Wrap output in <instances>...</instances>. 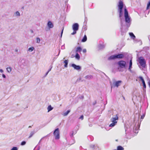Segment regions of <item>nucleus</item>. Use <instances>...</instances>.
I'll return each instance as SVG.
<instances>
[{"label":"nucleus","mask_w":150,"mask_h":150,"mask_svg":"<svg viewBox=\"0 0 150 150\" xmlns=\"http://www.w3.org/2000/svg\"><path fill=\"white\" fill-rule=\"evenodd\" d=\"M118 12L121 25L120 28L121 35H125L127 31L131 24L132 19L129 14L125 6H124L123 2L120 1L118 4Z\"/></svg>","instance_id":"1"},{"label":"nucleus","mask_w":150,"mask_h":150,"mask_svg":"<svg viewBox=\"0 0 150 150\" xmlns=\"http://www.w3.org/2000/svg\"><path fill=\"white\" fill-rule=\"evenodd\" d=\"M140 126V124L138 123L137 124H136L134 126L131 125L130 127V129H128V126H125V134H127V132L131 130H133L134 133L137 134L138 132Z\"/></svg>","instance_id":"2"},{"label":"nucleus","mask_w":150,"mask_h":150,"mask_svg":"<svg viewBox=\"0 0 150 150\" xmlns=\"http://www.w3.org/2000/svg\"><path fill=\"white\" fill-rule=\"evenodd\" d=\"M118 120V117L117 115V114L114 116L112 117L110 119V121L112 122L110 124L109 127H113L117 124V121Z\"/></svg>","instance_id":"3"},{"label":"nucleus","mask_w":150,"mask_h":150,"mask_svg":"<svg viewBox=\"0 0 150 150\" xmlns=\"http://www.w3.org/2000/svg\"><path fill=\"white\" fill-rule=\"evenodd\" d=\"M138 61L140 65L143 68H145L146 66V62L142 57H140L138 58Z\"/></svg>","instance_id":"4"},{"label":"nucleus","mask_w":150,"mask_h":150,"mask_svg":"<svg viewBox=\"0 0 150 150\" xmlns=\"http://www.w3.org/2000/svg\"><path fill=\"white\" fill-rule=\"evenodd\" d=\"M117 64L120 68H126V64L125 61L123 60L117 62Z\"/></svg>","instance_id":"5"},{"label":"nucleus","mask_w":150,"mask_h":150,"mask_svg":"<svg viewBox=\"0 0 150 150\" xmlns=\"http://www.w3.org/2000/svg\"><path fill=\"white\" fill-rule=\"evenodd\" d=\"M54 135L56 139H59L60 138L59 132L58 128H56L54 131L53 132Z\"/></svg>","instance_id":"6"},{"label":"nucleus","mask_w":150,"mask_h":150,"mask_svg":"<svg viewBox=\"0 0 150 150\" xmlns=\"http://www.w3.org/2000/svg\"><path fill=\"white\" fill-rule=\"evenodd\" d=\"M71 66L73 67L74 69L78 71H80L81 69V67L79 65H76L74 64H71Z\"/></svg>","instance_id":"7"},{"label":"nucleus","mask_w":150,"mask_h":150,"mask_svg":"<svg viewBox=\"0 0 150 150\" xmlns=\"http://www.w3.org/2000/svg\"><path fill=\"white\" fill-rule=\"evenodd\" d=\"M79 25L77 23H74L72 26V28L73 30H78L79 28Z\"/></svg>","instance_id":"8"},{"label":"nucleus","mask_w":150,"mask_h":150,"mask_svg":"<svg viewBox=\"0 0 150 150\" xmlns=\"http://www.w3.org/2000/svg\"><path fill=\"white\" fill-rule=\"evenodd\" d=\"M116 59H122L124 57V55L122 54H115Z\"/></svg>","instance_id":"9"},{"label":"nucleus","mask_w":150,"mask_h":150,"mask_svg":"<svg viewBox=\"0 0 150 150\" xmlns=\"http://www.w3.org/2000/svg\"><path fill=\"white\" fill-rule=\"evenodd\" d=\"M90 147L94 150H98V146L96 144H91L90 145Z\"/></svg>","instance_id":"10"},{"label":"nucleus","mask_w":150,"mask_h":150,"mask_svg":"<svg viewBox=\"0 0 150 150\" xmlns=\"http://www.w3.org/2000/svg\"><path fill=\"white\" fill-rule=\"evenodd\" d=\"M47 25L49 29L52 28L54 27V25L50 21L47 22Z\"/></svg>","instance_id":"11"},{"label":"nucleus","mask_w":150,"mask_h":150,"mask_svg":"<svg viewBox=\"0 0 150 150\" xmlns=\"http://www.w3.org/2000/svg\"><path fill=\"white\" fill-rule=\"evenodd\" d=\"M105 46V45L104 44H101L100 43L98 45V47L99 49L101 50L104 49Z\"/></svg>","instance_id":"12"},{"label":"nucleus","mask_w":150,"mask_h":150,"mask_svg":"<svg viewBox=\"0 0 150 150\" xmlns=\"http://www.w3.org/2000/svg\"><path fill=\"white\" fill-rule=\"evenodd\" d=\"M132 60L131 59L129 61V67L128 68V70L130 72H132V70L131 69V68H132Z\"/></svg>","instance_id":"13"},{"label":"nucleus","mask_w":150,"mask_h":150,"mask_svg":"<svg viewBox=\"0 0 150 150\" xmlns=\"http://www.w3.org/2000/svg\"><path fill=\"white\" fill-rule=\"evenodd\" d=\"M115 59H116L115 54L110 56L108 58V60H113Z\"/></svg>","instance_id":"14"},{"label":"nucleus","mask_w":150,"mask_h":150,"mask_svg":"<svg viewBox=\"0 0 150 150\" xmlns=\"http://www.w3.org/2000/svg\"><path fill=\"white\" fill-rule=\"evenodd\" d=\"M68 60H65L64 61L63 63L64 64V66L65 67L67 68L68 67Z\"/></svg>","instance_id":"15"},{"label":"nucleus","mask_w":150,"mask_h":150,"mask_svg":"<svg viewBox=\"0 0 150 150\" xmlns=\"http://www.w3.org/2000/svg\"><path fill=\"white\" fill-rule=\"evenodd\" d=\"M93 76L91 75H88L87 76H86L85 78L87 79L88 80H90L92 79L93 78Z\"/></svg>","instance_id":"16"},{"label":"nucleus","mask_w":150,"mask_h":150,"mask_svg":"<svg viewBox=\"0 0 150 150\" xmlns=\"http://www.w3.org/2000/svg\"><path fill=\"white\" fill-rule=\"evenodd\" d=\"M70 112V110H67L66 112L63 113L62 114V115L64 116H67Z\"/></svg>","instance_id":"17"},{"label":"nucleus","mask_w":150,"mask_h":150,"mask_svg":"<svg viewBox=\"0 0 150 150\" xmlns=\"http://www.w3.org/2000/svg\"><path fill=\"white\" fill-rule=\"evenodd\" d=\"M87 40V37L86 35H85L82 39L81 40V42H85Z\"/></svg>","instance_id":"18"},{"label":"nucleus","mask_w":150,"mask_h":150,"mask_svg":"<svg viewBox=\"0 0 150 150\" xmlns=\"http://www.w3.org/2000/svg\"><path fill=\"white\" fill-rule=\"evenodd\" d=\"M129 34L130 36L133 39H134L136 37L133 33L132 32H130L129 33Z\"/></svg>","instance_id":"19"},{"label":"nucleus","mask_w":150,"mask_h":150,"mask_svg":"<svg viewBox=\"0 0 150 150\" xmlns=\"http://www.w3.org/2000/svg\"><path fill=\"white\" fill-rule=\"evenodd\" d=\"M87 139L90 141H92L93 139V137L91 135H89L87 137Z\"/></svg>","instance_id":"20"},{"label":"nucleus","mask_w":150,"mask_h":150,"mask_svg":"<svg viewBox=\"0 0 150 150\" xmlns=\"http://www.w3.org/2000/svg\"><path fill=\"white\" fill-rule=\"evenodd\" d=\"M122 82L121 81H116L115 83V86L117 87H118L119 85V84Z\"/></svg>","instance_id":"21"},{"label":"nucleus","mask_w":150,"mask_h":150,"mask_svg":"<svg viewBox=\"0 0 150 150\" xmlns=\"http://www.w3.org/2000/svg\"><path fill=\"white\" fill-rule=\"evenodd\" d=\"M36 132L35 131H33L31 132L30 133V135L29 137V138L31 137L32 136L36 133Z\"/></svg>","instance_id":"22"},{"label":"nucleus","mask_w":150,"mask_h":150,"mask_svg":"<svg viewBox=\"0 0 150 150\" xmlns=\"http://www.w3.org/2000/svg\"><path fill=\"white\" fill-rule=\"evenodd\" d=\"M53 109V108L52 107L51 105H49L47 107L48 112L52 110Z\"/></svg>","instance_id":"23"},{"label":"nucleus","mask_w":150,"mask_h":150,"mask_svg":"<svg viewBox=\"0 0 150 150\" xmlns=\"http://www.w3.org/2000/svg\"><path fill=\"white\" fill-rule=\"evenodd\" d=\"M117 150H124V148L121 146H117Z\"/></svg>","instance_id":"24"},{"label":"nucleus","mask_w":150,"mask_h":150,"mask_svg":"<svg viewBox=\"0 0 150 150\" xmlns=\"http://www.w3.org/2000/svg\"><path fill=\"white\" fill-rule=\"evenodd\" d=\"M75 57L78 60H79L80 58V55L78 53L76 54Z\"/></svg>","instance_id":"25"},{"label":"nucleus","mask_w":150,"mask_h":150,"mask_svg":"<svg viewBox=\"0 0 150 150\" xmlns=\"http://www.w3.org/2000/svg\"><path fill=\"white\" fill-rule=\"evenodd\" d=\"M14 16H20V14L18 11H17L14 14Z\"/></svg>","instance_id":"26"},{"label":"nucleus","mask_w":150,"mask_h":150,"mask_svg":"<svg viewBox=\"0 0 150 150\" xmlns=\"http://www.w3.org/2000/svg\"><path fill=\"white\" fill-rule=\"evenodd\" d=\"M82 50L81 47H77L76 50V52H80Z\"/></svg>","instance_id":"27"},{"label":"nucleus","mask_w":150,"mask_h":150,"mask_svg":"<svg viewBox=\"0 0 150 150\" xmlns=\"http://www.w3.org/2000/svg\"><path fill=\"white\" fill-rule=\"evenodd\" d=\"M34 49V48L33 47H31L29 48L28 49V51L30 52H31Z\"/></svg>","instance_id":"28"},{"label":"nucleus","mask_w":150,"mask_h":150,"mask_svg":"<svg viewBox=\"0 0 150 150\" xmlns=\"http://www.w3.org/2000/svg\"><path fill=\"white\" fill-rule=\"evenodd\" d=\"M6 70L8 72L10 73L11 71V67H8L6 68Z\"/></svg>","instance_id":"29"},{"label":"nucleus","mask_w":150,"mask_h":150,"mask_svg":"<svg viewBox=\"0 0 150 150\" xmlns=\"http://www.w3.org/2000/svg\"><path fill=\"white\" fill-rule=\"evenodd\" d=\"M139 78L140 79V80L142 81V83L145 82V81L143 78V77L142 76H139Z\"/></svg>","instance_id":"30"},{"label":"nucleus","mask_w":150,"mask_h":150,"mask_svg":"<svg viewBox=\"0 0 150 150\" xmlns=\"http://www.w3.org/2000/svg\"><path fill=\"white\" fill-rule=\"evenodd\" d=\"M139 78L140 79V80L142 81V83L145 82V81L143 78V77L142 76H139Z\"/></svg>","instance_id":"31"},{"label":"nucleus","mask_w":150,"mask_h":150,"mask_svg":"<svg viewBox=\"0 0 150 150\" xmlns=\"http://www.w3.org/2000/svg\"><path fill=\"white\" fill-rule=\"evenodd\" d=\"M150 6V1H149L148 2V4H147V7H146V10L148 9L149 8Z\"/></svg>","instance_id":"32"},{"label":"nucleus","mask_w":150,"mask_h":150,"mask_svg":"<svg viewBox=\"0 0 150 150\" xmlns=\"http://www.w3.org/2000/svg\"><path fill=\"white\" fill-rule=\"evenodd\" d=\"M26 144V142L25 141H23L21 143V146H24Z\"/></svg>","instance_id":"33"},{"label":"nucleus","mask_w":150,"mask_h":150,"mask_svg":"<svg viewBox=\"0 0 150 150\" xmlns=\"http://www.w3.org/2000/svg\"><path fill=\"white\" fill-rule=\"evenodd\" d=\"M36 39H37V42L38 43H40V38H37Z\"/></svg>","instance_id":"34"},{"label":"nucleus","mask_w":150,"mask_h":150,"mask_svg":"<svg viewBox=\"0 0 150 150\" xmlns=\"http://www.w3.org/2000/svg\"><path fill=\"white\" fill-rule=\"evenodd\" d=\"M84 116L83 115H81L79 118V120H83V119Z\"/></svg>","instance_id":"35"},{"label":"nucleus","mask_w":150,"mask_h":150,"mask_svg":"<svg viewBox=\"0 0 150 150\" xmlns=\"http://www.w3.org/2000/svg\"><path fill=\"white\" fill-rule=\"evenodd\" d=\"M73 30V32L71 33V34L72 35H74L76 34V31H77V30Z\"/></svg>","instance_id":"36"},{"label":"nucleus","mask_w":150,"mask_h":150,"mask_svg":"<svg viewBox=\"0 0 150 150\" xmlns=\"http://www.w3.org/2000/svg\"><path fill=\"white\" fill-rule=\"evenodd\" d=\"M18 149L17 147H13L11 150H18Z\"/></svg>","instance_id":"37"},{"label":"nucleus","mask_w":150,"mask_h":150,"mask_svg":"<svg viewBox=\"0 0 150 150\" xmlns=\"http://www.w3.org/2000/svg\"><path fill=\"white\" fill-rule=\"evenodd\" d=\"M142 83L143 84V88H146V84H145V82H144Z\"/></svg>","instance_id":"38"},{"label":"nucleus","mask_w":150,"mask_h":150,"mask_svg":"<svg viewBox=\"0 0 150 150\" xmlns=\"http://www.w3.org/2000/svg\"><path fill=\"white\" fill-rule=\"evenodd\" d=\"M145 113H144V114H143V115L141 116V119H142V120L143 119H144V117H145Z\"/></svg>","instance_id":"39"},{"label":"nucleus","mask_w":150,"mask_h":150,"mask_svg":"<svg viewBox=\"0 0 150 150\" xmlns=\"http://www.w3.org/2000/svg\"><path fill=\"white\" fill-rule=\"evenodd\" d=\"M64 29V27H63L62 28V30L61 32V36H60V37L61 38L62 37V34H63V33Z\"/></svg>","instance_id":"40"},{"label":"nucleus","mask_w":150,"mask_h":150,"mask_svg":"<svg viewBox=\"0 0 150 150\" xmlns=\"http://www.w3.org/2000/svg\"><path fill=\"white\" fill-rule=\"evenodd\" d=\"M70 135L71 137H72L73 135V131L71 132L70 133Z\"/></svg>","instance_id":"41"},{"label":"nucleus","mask_w":150,"mask_h":150,"mask_svg":"<svg viewBox=\"0 0 150 150\" xmlns=\"http://www.w3.org/2000/svg\"><path fill=\"white\" fill-rule=\"evenodd\" d=\"M87 18L86 17H85V21H84V23L86 24L87 23Z\"/></svg>","instance_id":"42"},{"label":"nucleus","mask_w":150,"mask_h":150,"mask_svg":"<svg viewBox=\"0 0 150 150\" xmlns=\"http://www.w3.org/2000/svg\"><path fill=\"white\" fill-rule=\"evenodd\" d=\"M83 28L85 30H86L87 29L86 26L85 25L83 26Z\"/></svg>","instance_id":"43"},{"label":"nucleus","mask_w":150,"mask_h":150,"mask_svg":"<svg viewBox=\"0 0 150 150\" xmlns=\"http://www.w3.org/2000/svg\"><path fill=\"white\" fill-rule=\"evenodd\" d=\"M81 77H80L79 78H78L76 80V82H79L81 80Z\"/></svg>","instance_id":"44"},{"label":"nucleus","mask_w":150,"mask_h":150,"mask_svg":"<svg viewBox=\"0 0 150 150\" xmlns=\"http://www.w3.org/2000/svg\"><path fill=\"white\" fill-rule=\"evenodd\" d=\"M86 49H83V53H86Z\"/></svg>","instance_id":"45"},{"label":"nucleus","mask_w":150,"mask_h":150,"mask_svg":"<svg viewBox=\"0 0 150 150\" xmlns=\"http://www.w3.org/2000/svg\"><path fill=\"white\" fill-rule=\"evenodd\" d=\"M2 77L4 78H6V75L4 74H2Z\"/></svg>","instance_id":"46"},{"label":"nucleus","mask_w":150,"mask_h":150,"mask_svg":"<svg viewBox=\"0 0 150 150\" xmlns=\"http://www.w3.org/2000/svg\"><path fill=\"white\" fill-rule=\"evenodd\" d=\"M51 71V69H49L48 70V71L46 73V75H47L48 73Z\"/></svg>","instance_id":"47"},{"label":"nucleus","mask_w":150,"mask_h":150,"mask_svg":"<svg viewBox=\"0 0 150 150\" xmlns=\"http://www.w3.org/2000/svg\"><path fill=\"white\" fill-rule=\"evenodd\" d=\"M65 49V47L64 45H62L61 47L62 49Z\"/></svg>","instance_id":"48"},{"label":"nucleus","mask_w":150,"mask_h":150,"mask_svg":"<svg viewBox=\"0 0 150 150\" xmlns=\"http://www.w3.org/2000/svg\"><path fill=\"white\" fill-rule=\"evenodd\" d=\"M0 72L1 73H3L4 72V71L2 69H0Z\"/></svg>","instance_id":"49"},{"label":"nucleus","mask_w":150,"mask_h":150,"mask_svg":"<svg viewBox=\"0 0 150 150\" xmlns=\"http://www.w3.org/2000/svg\"><path fill=\"white\" fill-rule=\"evenodd\" d=\"M89 126L90 127H91L92 126V125L91 124H89Z\"/></svg>","instance_id":"50"},{"label":"nucleus","mask_w":150,"mask_h":150,"mask_svg":"<svg viewBox=\"0 0 150 150\" xmlns=\"http://www.w3.org/2000/svg\"><path fill=\"white\" fill-rule=\"evenodd\" d=\"M96 103V101H95L94 103H93V105H95Z\"/></svg>","instance_id":"51"},{"label":"nucleus","mask_w":150,"mask_h":150,"mask_svg":"<svg viewBox=\"0 0 150 150\" xmlns=\"http://www.w3.org/2000/svg\"><path fill=\"white\" fill-rule=\"evenodd\" d=\"M148 85L150 88V81L148 82Z\"/></svg>","instance_id":"52"},{"label":"nucleus","mask_w":150,"mask_h":150,"mask_svg":"<svg viewBox=\"0 0 150 150\" xmlns=\"http://www.w3.org/2000/svg\"><path fill=\"white\" fill-rule=\"evenodd\" d=\"M52 65H51L50 66V69H51H51L52 68Z\"/></svg>","instance_id":"53"},{"label":"nucleus","mask_w":150,"mask_h":150,"mask_svg":"<svg viewBox=\"0 0 150 150\" xmlns=\"http://www.w3.org/2000/svg\"><path fill=\"white\" fill-rule=\"evenodd\" d=\"M15 51L16 52H18V50L17 49H16L15 50Z\"/></svg>","instance_id":"54"},{"label":"nucleus","mask_w":150,"mask_h":150,"mask_svg":"<svg viewBox=\"0 0 150 150\" xmlns=\"http://www.w3.org/2000/svg\"><path fill=\"white\" fill-rule=\"evenodd\" d=\"M30 31L32 33H33V30H30Z\"/></svg>","instance_id":"55"},{"label":"nucleus","mask_w":150,"mask_h":150,"mask_svg":"<svg viewBox=\"0 0 150 150\" xmlns=\"http://www.w3.org/2000/svg\"><path fill=\"white\" fill-rule=\"evenodd\" d=\"M43 138H44V137H43ZM42 139H43V138H42V139H41L40 140V141H39V143H40L41 142V140H42Z\"/></svg>","instance_id":"56"},{"label":"nucleus","mask_w":150,"mask_h":150,"mask_svg":"<svg viewBox=\"0 0 150 150\" xmlns=\"http://www.w3.org/2000/svg\"><path fill=\"white\" fill-rule=\"evenodd\" d=\"M43 138H44V137H43ZM42 139H43V138H42V139H41L40 140V141H39V143H40L41 142V140H42Z\"/></svg>","instance_id":"57"},{"label":"nucleus","mask_w":150,"mask_h":150,"mask_svg":"<svg viewBox=\"0 0 150 150\" xmlns=\"http://www.w3.org/2000/svg\"><path fill=\"white\" fill-rule=\"evenodd\" d=\"M60 50H59V53H58V54L57 56H58L59 55V54L60 52Z\"/></svg>","instance_id":"58"},{"label":"nucleus","mask_w":150,"mask_h":150,"mask_svg":"<svg viewBox=\"0 0 150 150\" xmlns=\"http://www.w3.org/2000/svg\"><path fill=\"white\" fill-rule=\"evenodd\" d=\"M81 98H83V96H81Z\"/></svg>","instance_id":"59"},{"label":"nucleus","mask_w":150,"mask_h":150,"mask_svg":"<svg viewBox=\"0 0 150 150\" xmlns=\"http://www.w3.org/2000/svg\"><path fill=\"white\" fill-rule=\"evenodd\" d=\"M148 38L150 39V35H149L148 36Z\"/></svg>","instance_id":"60"},{"label":"nucleus","mask_w":150,"mask_h":150,"mask_svg":"<svg viewBox=\"0 0 150 150\" xmlns=\"http://www.w3.org/2000/svg\"><path fill=\"white\" fill-rule=\"evenodd\" d=\"M123 98L125 100V98L124 97H123Z\"/></svg>","instance_id":"61"},{"label":"nucleus","mask_w":150,"mask_h":150,"mask_svg":"<svg viewBox=\"0 0 150 150\" xmlns=\"http://www.w3.org/2000/svg\"><path fill=\"white\" fill-rule=\"evenodd\" d=\"M31 126H29V128H31Z\"/></svg>","instance_id":"62"},{"label":"nucleus","mask_w":150,"mask_h":150,"mask_svg":"<svg viewBox=\"0 0 150 150\" xmlns=\"http://www.w3.org/2000/svg\"><path fill=\"white\" fill-rule=\"evenodd\" d=\"M149 41H150V39L149 38Z\"/></svg>","instance_id":"63"},{"label":"nucleus","mask_w":150,"mask_h":150,"mask_svg":"<svg viewBox=\"0 0 150 150\" xmlns=\"http://www.w3.org/2000/svg\"><path fill=\"white\" fill-rule=\"evenodd\" d=\"M39 149H40V148H39L38 149V150H39Z\"/></svg>","instance_id":"64"}]
</instances>
